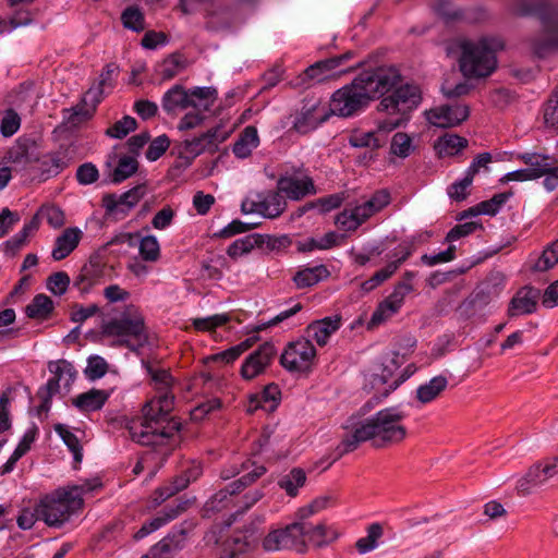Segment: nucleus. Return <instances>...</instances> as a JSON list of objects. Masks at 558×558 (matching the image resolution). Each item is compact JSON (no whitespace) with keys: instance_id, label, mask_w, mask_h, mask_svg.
<instances>
[{"instance_id":"obj_1","label":"nucleus","mask_w":558,"mask_h":558,"mask_svg":"<svg viewBox=\"0 0 558 558\" xmlns=\"http://www.w3.org/2000/svg\"><path fill=\"white\" fill-rule=\"evenodd\" d=\"M147 371L159 390L158 397L146 402L143 418L129 426L131 438L141 445H165L179 434L181 424L169 417L173 409V396L169 393L173 378L167 369L147 366Z\"/></svg>"},{"instance_id":"obj_2","label":"nucleus","mask_w":558,"mask_h":558,"mask_svg":"<svg viewBox=\"0 0 558 558\" xmlns=\"http://www.w3.org/2000/svg\"><path fill=\"white\" fill-rule=\"evenodd\" d=\"M400 82L401 75L393 66L365 70L351 84L333 93L329 110L339 117H351L373 99L390 92Z\"/></svg>"},{"instance_id":"obj_3","label":"nucleus","mask_w":558,"mask_h":558,"mask_svg":"<svg viewBox=\"0 0 558 558\" xmlns=\"http://www.w3.org/2000/svg\"><path fill=\"white\" fill-rule=\"evenodd\" d=\"M404 417V412L388 408L363 422L344 425L345 433L336 448V459L354 451L360 444L367 440H371L377 448L401 442L407 437V428L401 424Z\"/></svg>"},{"instance_id":"obj_4","label":"nucleus","mask_w":558,"mask_h":558,"mask_svg":"<svg viewBox=\"0 0 558 558\" xmlns=\"http://www.w3.org/2000/svg\"><path fill=\"white\" fill-rule=\"evenodd\" d=\"M338 537L339 533L325 522L313 524L294 521L283 527L270 530L263 538L262 546L265 551L295 550L305 554L310 546L322 548Z\"/></svg>"},{"instance_id":"obj_5","label":"nucleus","mask_w":558,"mask_h":558,"mask_svg":"<svg viewBox=\"0 0 558 558\" xmlns=\"http://www.w3.org/2000/svg\"><path fill=\"white\" fill-rule=\"evenodd\" d=\"M500 43L496 39L483 38L478 41H463L460 57V70L465 77H486L497 65L496 49Z\"/></svg>"},{"instance_id":"obj_6","label":"nucleus","mask_w":558,"mask_h":558,"mask_svg":"<svg viewBox=\"0 0 558 558\" xmlns=\"http://www.w3.org/2000/svg\"><path fill=\"white\" fill-rule=\"evenodd\" d=\"M421 90L415 85L405 84L397 88L391 95L384 97L378 111L386 113L387 119L379 121L384 131H393L408 120V113L421 102Z\"/></svg>"},{"instance_id":"obj_7","label":"nucleus","mask_w":558,"mask_h":558,"mask_svg":"<svg viewBox=\"0 0 558 558\" xmlns=\"http://www.w3.org/2000/svg\"><path fill=\"white\" fill-rule=\"evenodd\" d=\"M101 333L119 338L120 344L134 349L147 341L144 317L134 306H129L119 317L105 323Z\"/></svg>"},{"instance_id":"obj_8","label":"nucleus","mask_w":558,"mask_h":558,"mask_svg":"<svg viewBox=\"0 0 558 558\" xmlns=\"http://www.w3.org/2000/svg\"><path fill=\"white\" fill-rule=\"evenodd\" d=\"M352 57L353 53L347 51L342 54L315 62L306 68L299 76L300 82L298 85L310 86L314 83H322L347 73L349 69H342V65L352 59Z\"/></svg>"},{"instance_id":"obj_9","label":"nucleus","mask_w":558,"mask_h":558,"mask_svg":"<svg viewBox=\"0 0 558 558\" xmlns=\"http://www.w3.org/2000/svg\"><path fill=\"white\" fill-rule=\"evenodd\" d=\"M284 194L279 191H267L263 193H252L241 205L244 214H259L266 218H277L287 208Z\"/></svg>"},{"instance_id":"obj_10","label":"nucleus","mask_w":558,"mask_h":558,"mask_svg":"<svg viewBox=\"0 0 558 558\" xmlns=\"http://www.w3.org/2000/svg\"><path fill=\"white\" fill-rule=\"evenodd\" d=\"M316 356L312 341L300 338L290 342L280 355L281 366L290 373H305L311 369Z\"/></svg>"},{"instance_id":"obj_11","label":"nucleus","mask_w":558,"mask_h":558,"mask_svg":"<svg viewBox=\"0 0 558 558\" xmlns=\"http://www.w3.org/2000/svg\"><path fill=\"white\" fill-rule=\"evenodd\" d=\"M48 369L53 374V377L38 391V396L43 400L40 404V410L43 411L49 409L50 400L59 392L61 383L69 389L76 376L73 365L65 360L49 362Z\"/></svg>"},{"instance_id":"obj_12","label":"nucleus","mask_w":558,"mask_h":558,"mask_svg":"<svg viewBox=\"0 0 558 558\" xmlns=\"http://www.w3.org/2000/svg\"><path fill=\"white\" fill-rule=\"evenodd\" d=\"M277 189L291 201H300L317 193L313 179L301 171L281 175L277 181Z\"/></svg>"},{"instance_id":"obj_13","label":"nucleus","mask_w":558,"mask_h":558,"mask_svg":"<svg viewBox=\"0 0 558 558\" xmlns=\"http://www.w3.org/2000/svg\"><path fill=\"white\" fill-rule=\"evenodd\" d=\"M228 136L229 133L221 126L213 128L199 136L184 140L181 143V154H184L186 157L195 158L205 150L216 148L217 145L225 142Z\"/></svg>"},{"instance_id":"obj_14","label":"nucleus","mask_w":558,"mask_h":558,"mask_svg":"<svg viewBox=\"0 0 558 558\" xmlns=\"http://www.w3.org/2000/svg\"><path fill=\"white\" fill-rule=\"evenodd\" d=\"M413 290L410 283L399 282L393 291L374 311L369 324L379 325L395 315L402 306L405 296Z\"/></svg>"},{"instance_id":"obj_15","label":"nucleus","mask_w":558,"mask_h":558,"mask_svg":"<svg viewBox=\"0 0 558 558\" xmlns=\"http://www.w3.org/2000/svg\"><path fill=\"white\" fill-rule=\"evenodd\" d=\"M469 107L464 105H444L426 111L427 121L438 128H452L468 119Z\"/></svg>"},{"instance_id":"obj_16","label":"nucleus","mask_w":558,"mask_h":558,"mask_svg":"<svg viewBox=\"0 0 558 558\" xmlns=\"http://www.w3.org/2000/svg\"><path fill=\"white\" fill-rule=\"evenodd\" d=\"M277 350L270 342H265L259 348L251 353L244 361L241 367V375L245 379H253L262 374L265 368L271 363Z\"/></svg>"},{"instance_id":"obj_17","label":"nucleus","mask_w":558,"mask_h":558,"mask_svg":"<svg viewBox=\"0 0 558 558\" xmlns=\"http://www.w3.org/2000/svg\"><path fill=\"white\" fill-rule=\"evenodd\" d=\"M330 114L329 108L319 101L307 102L302 107L300 114L295 119L294 129L303 134L308 133L327 121Z\"/></svg>"},{"instance_id":"obj_18","label":"nucleus","mask_w":558,"mask_h":558,"mask_svg":"<svg viewBox=\"0 0 558 558\" xmlns=\"http://www.w3.org/2000/svg\"><path fill=\"white\" fill-rule=\"evenodd\" d=\"M40 519L49 526H61L71 517L68 506L57 495L46 496L37 505Z\"/></svg>"},{"instance_id":"obj_19","label":"nucleus","mask_w":558,"mask_h":558,"mask_svg":"<svg viewBox=\"0 0 558 558\" xmlns=\"http://www.w3.org/2000/svg\"><path fill=\"white\" fill-rule=\"evenodd\" d=\"M539 291L532 287L521 288L511 299L508 315L510 317L531 314L536 310Z\"/></svg>"},{"instance_id":"obj_20","label":"nucleus","mask_w":558,"mask_h":558,"mask_svg":"<svg viewBox=\"0 0 558 558\" xmlns=\"http://www.w3.org/2000/svg\"><path fill=\"white\" fill-rule=\"evenodd\" d=\"M341 326V317L338 315L328 316L311 323L306 328L307 339H313L318 345L327 344L330 336Z\"/></svg>"},{"instance_id":"obj_21","label":"nucleus","mask_w":558,"mask_h":558,"mask_svg":"<svg viewBox=\"0 0 558 558\" xmlns=\"http://www.w3.org/2000/svg\"><path fill=\"white\" fill-rule=\"evenodd\" d=\"M83 232L77 227H70L62 231L54 241L51 257L54 260H62L68 257L78 245Z\"/></svg>"},{"instance_id":"obj_22","label":"nucleus","mask_w":558,"mask_h":558,"mask_svg":"<svg viewBox=\"0 0 558 558\" xmlns=\"http://www.w3.org/2000/svg\"><path fill=\"white\" fill-rule=\"evenodd\" d=\"M520 12L522 14H537L548 32L558 29V10L549 7L546 0H535V3L523 0Z\"/></svg>"},{"instance_id":"obj_23","label":"nucleus","mask_w":558,"mask_h":558,"mask_svg":"<svg viewBox=\"0 0 558 558\" xmlns=\"http://www.w3.org/2000/svg\"><path fill=\"white\" fill-rule=\"evenodd\" d=\"M189 107H204L207 109L209 104H198L191 99L189 93L181 85H174L162 97V108L166 112L171 113L178 108L186 109Z\"/></svg>"},{"instance_id":"obj_24","label":"nucleus","mask_w":558,"mask_h":558,"mask_svg":"<svg viewBox=\"0 0 558 558\" xmlns=\"http://www.w3.org/2000/svg\"><path fill=\"white\" fill-rule=\"evenodd\" d=\"M389 201V193L385 190H380L375 192L369 199L351 208L355 220L359 221V227L374 214L387 206Z\"/></svg>"},{"instance_id":"obj_25","label":"nucleus","mask_w":558,"mask_h":558,"mask_svg":"<svg viewBox=\"0 0 558 558\" xmlns=\"http://www.w3.org/2000/svg\"><path fill=\"white\" fill-rule=\"evenodd\" d=\"M548 478L543 464L541 462L535 463L518 480L515 486L517 493L523 497L529 496L533 493L534 488L544 485Z\"/></svg>"},{"instance_id":"obj_26","label":"nucleus","mask_w":558,"mask_h":558,"mask_svg":"<svg viewBox=\"0 0 558 558\" xmlns=\"http://www.w3.org/2000/svg\"><path fill=\"white\" fill-rule=\"evenodd\" d=\"M110 397V392L100 389H90L76 396L72 403L82 412H93L100 410Z\"/></svg>"},{"instance_id":"obj_27","label":"nucleus","mask_w":558,"mask_h":558,"mask_svg":"<svg viewBox=\"0 0 558 558\" xmlns=\"http://www.w3.org/2000/svg\"><path fill=\"white\" fill-rule=\"evenodd\" d=\"M390 131H384L377 124L375 131L368 132H354L350 135L349 143L353 147L377 149L386 144V135Z\"/></svg>"},{"instance_id":"obj_28","label":"nucleus","mask_w":558,"mask_h":558,"mask_svg":"<svg viewBox=\"0 0 558 558\" xmlns=\"http://www.w3.org/2000/svg\"><path fill=\"white\" fill-rule=\"evenodd\" d=\"M518 158L527 166L530 173H534V180L542 178L557 163L555 158L536 153L521 154Z\"/></svg>"},{"instance_id":"obj_29","label":"nucleus","mask_w":558,"mask_h":558,"mask_svg":"<svg viewBox=\"0 0 558 558\" xmlns=\"http://www.w3.org/2000/svg\"><path fill=\"white\" fill-rule=\"evenodd\" d=\"M259 145V137L257 129L253 125L246 126L239 135V138L233 144V154L241 159L247 158L253 149Z\"/></svg>"},{"instance_id":"obj_30","label":"nucleus","mask_w":558,"mask_h":558,"mask_svg":"<svg viewBox=\"0 0 558 558\" xmlns=\"http://www.w3.org/2000/svg\"><path fill=\"white\" fill-rule=\"evenodd\" d=\"M101 206L105 209V216L114 220L125 218L131 211L128 201L123 198V193L121 195L114 193L104 194Z\"/></svg>"},{"instance_id":"obj_31","label":"nucleus","mask_w":558,"mask_h":558,"mask_svg":"<svg viewBox=\"0 0 558 558\" xmlns=\"http://www.w3.org/2000/svg\"><path fill=\"white\" fill-rule=\"evenodd\" d=\"M447 386L448 379L446 376H435L416 389V399L423 404L429 403L436 400L446 390Z\"/></svg>"},{"instance_id":"obj_32","label":"nucleus","mask_w":558,"mask_h":558,"mask_svg":"<svg viewBox=\"0 0 558 558\" xmlns=\"http://www.w3.org/2000/svg\"><path fill=\"white\" fill-rule=\"evenodd\" d=\"M328 276L329 271L326 266L318 265L299 270L294 275L293 281L299 289H305L318 283L320 280L327 278Z\"/></svg>"},{"instance_id":"obj_33","label":"nucleus","mask_w":558,"mask_h":558,"mask_svg":"<svg viewBox=\"0 0 558 558\" xmlns=\"http://www.w3.org/2000/svg\"><path fill=\"white\" fill-rule=\"evenodd\" d=\"M468 146V140L457 134H445L439 137L434 147L440 157L454 156Z\"/></svg>"},{"instance_id":"obj_34","label":"nucleus","mask_w":558,"mask_h":558,"mask_svg":"<svg viewBox=\"0 0 558 558\" xmlns=\"http://www.w3.org/2000/svg\"><path fill=\"white\" fill-rule=\"evenodd\" d=\"M37 436V427L33 426L32 428L27 429L22 437L21 441L19 442L17 447L13 451L12 456L9 458V460L5 462L2 469V474L9 473L14 469L15 463L26 453L29 451L33 442L35 441Z\"/></svg>"},{"instance_id":"obj_35","label":"nucleus","mask_w":558,"mask_h":558,"mask_svg":"<svg viewBox=\"0 0 558 558\" xmlns=\"http://www.w3.org/2000/svg\"><path fill=\"white\" fill-rule=\"evenodd\" d=\"M53 311V302L46 294H37L25 307L27 317L33 319H46Z\"/></svg>"},{"instance_id":"obj_36","label":"nucleus","mask_w":558,"mask_h":558,"mask_svg":"<svg viewBox=\"0 0 558 558\" xmlns=\"http://www.w3.org/2000/svg\"><path fill=\"white\" fill-rule=\"evenodd\" d=\"M305 482L306 474L304 470L301 468H293L278 481V486L283 489L288 496L295 497L299 493V488L303 487Z\"/></svg>"},{"instance_id":"obj_37","label":"nucleus","mask_w":558,"mask_h":558,"mask_svg":"<svg viewBox=\"0 0 558 558\" xmlns=\"http://www.w3.org/2000/svg\"><path fill=\"white\" fill-rule=\"evenodd\" d=\"M138 169V162L133 156L120 157L117 167L112 171L110 178L114 184L121 183L132 177Z\"/></svg>"},{"instance_id":"obj_38","label":"nucleus","mask_w":558,"mask_h":558,"mask_svg":"<svg viewBox=\"0 0 558 558\" xmlns=\"http://www.w3.org/2000/svg\"><path fill=\"white\" fill-rule=\"evenodd\" d=\"M189 505V500H184L180 501L175 506H167L159 515H157L156 518L146 523L150 532L158 530L167 522L175 519L178 515H180L187 509Z\"/></svg>"},{"instance_id":"obj_39","label":"nucleus","mask_w":558,"mask_h":558,"mask_svg":"<svg viewBox=\"0 0 558 558\" xmlns=\"http://www.w3.org/2000/svg\"><path fill=\"white\" fill-rule=\"evenodd\" d=\"M189 505V500H184L180 501L175 506H167L159 515H157L156 518L146 523L150 532L158 530L167 522L175 519L178 515H180L187 509Z\"/></svg>"},{"instance_id":"obj_40","label":"nucleus","mask_w":558,"mask_h":558,"mask_svg":"<svg viewBox=\"0 0 558 558\" xmlns=\"http://www.w3.org/2000/svg\"><path fill=\"white\" fill-rule=\"evenodd\" d=\"M252 345L251 339H246L245 341L234 345L228 350L222 352L211 354L206 357V362H217L221 364H230L234 362L242 353H244Z\"/></svg>"},{"instance_id":"obj_41","label":"nucleus","mask_w":558,"mask_h":558,"mask_svg":"<svg viewBox=\"0 0 558 558\" xmlns=\"http://www.w3.org/2000/svg\"><path fill=\"white\" fill-rule=\"evenodd\" d=\"M185 59L180 53H172L160 64V76L163 81L173 78L185 69Z\"/></svg>"},{"instance_id":"obj_42","label":"nucleus","mask_w":558,"mask_h":558,"mask_svg":"<svg viewBox=\"0 0 558 558\" xmlns=\"http://www.w3.org/2000/svg\"><path fill=\"white\" fill-rule=\"evenodd\" d=\"M121 21L125 28L140 33L145 29V17L137 7H128L121 14Z\"/></svg>"},{"instance_id":"obj_43","label":"nucleus","mask_w":558,"mask_h":558,"mask_svg":"<svg viewBox=\"0 0 558 558\" xmlns=\"http://www.w3.org/2000/svg\"><path fill=\"white\" fill-rule=\"evenodd\" d=\"M54 430L58 433V435L62 438V440L68 446L70 451L73 453L75 462L80 463L82 461L83 453L82 446L76 435L69 430V428L63 424L56 425Z\"/></svg>"},{"instance_id":"obj_44","label":"nucleus","mask_w":558,"mask_h":558,"mask_svg":"<svg viewBox=\"0 0 558 558\" xmlns=\"http://www.w3.org/2000/svg\"><path fill=\"white\" fill-rule=\"evenodd\" d=\"M558 263V239L550 243L533 266L536 271H546Z\"/></svg>"},{"instance_id":"obj_45","label":"nucleus","mask_w":558,"mask_h":558,"mask_svg":"<svg viewBox=\"0 0 558 558\" xmlns=\"http://www.w3.org/2000/svg\"><path fill=\"white\" fill-rule=\"evenodd\" d=\"M178 442V434L173 436V438L165 445L158 446V445H151L155 448L154 452H147L134 466L133 473L135 475H138L144 470V464L148 460L155 459V456L158 453L166 458L171 453V451L174 449L175 445Z\"/></svg>"},{"instance_id":"obj_46","label":"nucleus","mask_w":558,"mask_h":558,"mask_svg":"<svg viewBox=\"0 0 558 558\" xmlns=\"http://www.w3.org/2000/svg\"><path fill=\"white\" fill-rule=\"evenodd\" d=\"M66 167L68 161L60 154L47 155L40 160L41 172L46 174L47 178L59 174Z\"/></svg>"},{"instance_id":"obj_47","label":"nucleus","mask_w":558,"mask_h":558,"mask_svg":"<svg viewBox=\"0 0 558 558\" xmlns=\"http://www.w3.org/2000/svg\"><path fill=\"white\" fill-rule=\"evenodd\" d=\"M383 535V527L378 523L369 525L367 535L357 539L355 547L360 554H366L377 546V539Z\"/></svg>"},{"instance_id":"obj_48","label":"nucleus","mask_w":558,"mask_h":558,"mask_svg":"<svg viewBox=\"0 0 558 558\" xmlns=\"http://www.w3.org/2000/svg\"><path fill=\"white\" fill-rule=\"evenodd\" d=\"M56 495L68 506L71 514L83 507L82 488L71 486L66 489L58 490Z\"/></svg>"},{"instance_id":"obj_49","label":"nucleus","mask_w":558,"mask_h":558,"mask_svg":"<svg viewBox=\"0 0 558 558\" xmlns=\"http://www.w3.org/2000/svg\"><path fill=\"white\" fill-rule=\"evenodd\" d=\"M109 365L106 360L99 355H92L87 360V366L84 371L85 376L90 380H96L106 375Z\"/></svg>"},{"instance_id":"obj_50","label":"nucleus","mask_w":558,"mask_h":558,"mask_svg":"<svg viewBox=\"0 0 558 558\" xmlns=\"http://www.w3.org/2000/svg\"><path fill=\"white\" fill-rule=\"evenodd\" d=\"M257 244L256 239L254 235H247L241 239L235 240L233 243H231L227 250V254L235 259L238 257H241L245 254H248Z\"/></svg>"},{"instance_id":"obj_51","label":"nucleus","mask_w":558,"mask_h":558,"mask_svg":"<svg viewBox=\"0 0 558 558\" xmlns=\"http://www.w3.org/2000/svg\"><path fill=\"white\" fill-rule=\"evenodd\" d=\"M390 151L400 158L408 157L412 151L411 137L407 133H396L391 140Z\"/></svg>"},{"instance_id":"obj_52","label":"nucleus","mask_w":558,"mask_h":558,"mask_svg":"<svg viewBox=\"0 0 558 558\" xmlns=\"http://www.w3.org/2000/svg\"><path fill=\"white\" fill-rule=\"evenodd\" d=\"M483 229L482 223L477 221H469L464 223H460L454 226L446 235L445 242L447 243H453L454 241L465 238L472 233H474L476 230Z\"/></svg>"},{"instance_id":"obj_53","label":"nucleus","mask_w":558,"mask_h":558,"mask_svg":"<svg viewBox=\"0 0 558 558\" xmlns=\"http://www.w3.org/2000/svg\"><path fill=\"white\" fill-rule=\"evenodd\" d=\"M136 126V120L130 116H125L107 129L106 134L114 138H123L130 132L134 131Z\"/></svg>"},{"instance_id":"obj_54","label":"nucleus","mask_w":558,"mask_h":558,"mask_svg":"<svg viewBox=\"0 0 558 558\" xmlns=\"http://www.w3.org/2000/svg\"><path fill=\"white\" fill-rule=\"evenodd\" d=\"M512 196V192H504L495 194L490 199L480 203V210L483 215L494 216L501 206Z\"/></svg>"},{"instance_id":"obj_55","label":"nucleus","mask_w":558,"mask_h":558,"mask_svg":"<svg viewBox=\"0 0 558 558\" xmlns=\"http://www.w3.org/2000/svg\"><path fill=\"white\" fill-rule=\"evenodd\" d=\"M160 247L154 235L144 236L140 242V254L143 259L156 262L159 257Z\"/></svg>"},{"instance_id":"obj_56","label":"nucleus","mask_w":558,"mask_h":558,"mask_svg":"<svg viewBox=\"0 0 558 558\" xmlns=\"http://www.w3.org/2000/svg\"><path fill=\"white\" fill-rule=\"evenodd\" d=\"M398 269V263L390 262L386 267L376 271L371 279L363 283V288L367 291L373 290L380 283L389 279Z\"/></svg>"},{"instance_id":"obj_57","label":"nucleus","mask_w":558,"mask_h":558,"mask_svg":"<svg viewBox=\"0 0 558 558\" xmlns=\"http://www.w3.org/2000/svg\"><path fill=\"white\" fill-rule=\"evenodd\" d=\"M38 211L54 229L61 228L65 223L64 213L54 205L41 206Z\"/></svg>"},{"instance_id":"obj_58","label":"nucleus","mask_w":558,"mask_h":558,"mask_svg":"<svg viewBox=\"0 0 558 558\" xmlns=\"http://www.w3.org/2000/svg\"><path fill=\"white\" fill-rule=\"evenodd\" d=\"M170 140L167 135H160L150 142L147 150L146 158L149 161H156L159 159L166 150L169 148Z\"/></svg>"},{"instance_id":"obj_59","label":"nucleus","mask_w":558,"mask_h":558,"mask_svg":"<svg viewBox=\"0 0 558 558\" xmlns=\"http://www.w3.org/2000/svg\"><path fill=\"white\" fill-rule=\"evenodd\" d=\"M473 179L464 174V178L453 182L448 186V195L451 199L461 202L469 195L468 187L472 184Z\"/></svg>"},{"instance_id":"obj_60","label":"nucleus","mask_w":558,"mask_h":558,"mask_svg":"<svg viewBox=\"0 0 558 558\" xmlns=\"http://www.w3.org/2000/svg\"><path fill=\"white\" fill-rule=\"evenodd\" d=\"M229 320L226 314H217L205 318H195L192 324L196 330L206 331L211 330L218 326H222Z\"/></svg>"},{"instance_id":"obj_61","label":"nucleus","mask_w":558,"mask_h":558,"mask_svg":"<svg viewBox=\"0 0 558 558\" xmlns=\"http://www.w3.org/2000/svg\"><path fill=\"white\" fill-rule=\"evenodd\" d=\"M544 121L547 126L558 129V89L555 90L546 104Z\"/></svg>"},{"instance_id":"obj_62","label":"nucleus","mask_w":558,"mask_h":558,"mask_svg":"<svg viewBox=\"0 0 558 558\" xmlns=\"http://www.w3.org/2000/svg\"><path fill=\"white\" fill-rule=\"evenodd\" d=\"M21 119L19 114L8 109L1 120L0 130L3 136H12L20 128Z\"/></svg>"},{"instance_id":"obj_63","label":"nucleus","mask_w":558,"mask_h":558,"mask_svg":"<svg viewBox=\"0 0 558 558\" xmlns=\"http://www.w3.org/2000/svg\"><path fill=\"white\" fill-rule=\"evenodd\" d=\"M70 283L69 276L63 272H54L48 278L47 287L56 295H62L65 293Z\"/></svg>"},{"instance_id":"obj_64","label":"nucleus","mask_w":558,"mask_h":558,"mask_svg":"<svg viewBox=\"0 0 558 558\" xmlns=\"http://www.w3.org/2000/svg\"><path fill=\"white\" fill-rule=\"evenodd\" d=\"M98 177V169L92 162L83 163L76 170V179L78 183L83 185H88L96 182Z\"/></svg>"}]
</instances>
